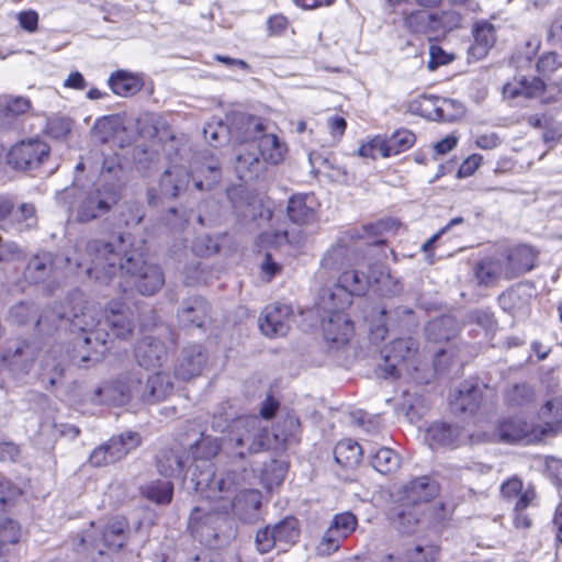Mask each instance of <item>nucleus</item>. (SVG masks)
I'll return each instance as SVG.
<instances>
[{"instance_id":"f257e3e1","label":"nucleus","mask_w":562,"mask_h":562,"mask_svg":"<svg viewBox=\"0 0 562 562\" xmlns=\"http://www.w3.org/2000/svg\"><path fill=\"white\" fill-rule=\"evenodd\" d=\"M77 266L85 268L89 278L105 284L119 272L130 276L143 295L155 294L165 283L161 269L144 261L142 250L134 246L131 234H121L109 241H88Z\"/></svg>"},{"instance_id":"f03ea898","label":"nucleus","mask_w":562,"mask_h":562,"mask_svg":"<svg viewBox=\"0 0 562 562\" xmlns=\"http://www.w3.org/2000/svg\"><path fill=\"white\" fill-rule=\"evenodd\" d=\"M69 322L72 331H79L76 346H90L91 351L82 355L81 361H98L105 353L106 339L112 334L120 339L132 336L135 317L132 308L121 300L110 301L104 308V321L98 317V311L90 305L80 291L70 294L68 306L60 315Z\"/></svg>"},{"instance_id":"7ed1b4c3","label":"nucleus","mask_w":562,"mask_h":562,"mask_svg":"<svg viewBox=\"0 0 562 562\" xmlns=\"http://www.w3.org/2000/svg\"><path fill=\"white\" fill-rule=\"evenodd\" d=\"M247 474L245 468H236L215 476L214 469L205 464L200 474L194 473L192 477L193 490L204 494L218 514L233 513L244 522H254L259 518L262 496L258 490L243 488Z\"/></svg>"},{"instance_id":"20e7f679","label":"nucleus","mask_w":562,"mask_h":562,"mask_svg":"<svg viewBox=\"0 0 562 562\" xmlns=\"http://www.w3.org/2000/svg\"><path fill=\"white\" fill-rule=\"evenodd\" d=\"M392 282V277L381 265L371 267L368 277L357 270H346L333 288L323 290L319 296V308L333 311L336 308V302L338 308H347L352 302L351 297L363 295L370 284L375 285L382 294H394L398 289L396 284L391 285Z\"/></svg>"},{"instance_id":"39448f33","label":"nucleus","mask_w":562,"mask_h":562,"mask_svg":"<svg viewBox=\"0 0 562 562\" xmlns=\"http://www.w3.org/2000/svg\"><path fill=\"white\" fill-rule=\"evenodd\" d=\"M212 427L226 432V441L232 452L238 458L266 450L270 443L267 423L258 416H240L223 427L220 418H214Z\"/></svg>"},{"instance_id":"423d86ee","label":"nucleus","mask_w":562,"mask_h":562,"mask_svg":"<svg viewBox=\"0 0 562 562\" xmlns=\"http://www.w3.org/2000/svg\"><path fill=\"white\" fill-rule=\"evenodd\" d=\"M119 201V194L113 187L102 186L93 190L66 189L58 196V202L76 221L87 223L108 213Z\"/></svg>"},{"instance_id":"0eeeda50","label":"nucleus","mask_w":562,"mask_h":562,"mask_svg":"<svg viewBox=\"0 0 562 562\" xmlns=\"http://www.w3.org/2000/svg\"><path fill=\"white\" fill-rule=\"evenodd\" d=\"M125 527V521L120 518H113L106 525L98 527L90 522L87 529L74 538L72 546L78 551H95L103 555L106 550H119L124 546Z\"/></svg>"},{"instance_id":"6e6552de","label":"nucleus","mask_w":562,"mask_h":562,"mask_svg":"<svg viewBox=\"0 0 562 562\" xmlns=\"http://www.w3.org/2000/svg\"><path fill=\"white\" fill-rule=\"evenodd\" d=\"M245 131L239 136L240 143L257 142L258 149L265 162L278 165L284 159L286 146L273 133H267L266 127L258 117L244 120Z\"/></svg>"},{"instance_id":"1a4fd4ad","label":"nucleus","mask_w":562,"mask_h":562,"mask_svg":"<svg viewBox=\"0 0 562 562\" xmlns=\"http://www.w3.org/2000/svg\"><path fill=\"white\" fill-rule=\"evenodd\" d=\"M143 378L139 372H126L97 390L100 403L125 405L132 401L142 403Z\"/></svg>"},{"instance_id":"9d476101","label":"nucleus","mask_w":562,"mask_h":562,"mask_svg":"<svg viewBox=\"0 0 562 562\" xmlns=\"http://www.w3.org/2000/svg\"><path fill=\"white\" fill-rule=\"evenodd\" d=\"M503 93L510 99L539 98L542 103H551L562 98V80L547 85L537 77H518L504 86Z\"/></svg>"},{"instance_id":"9b49d317","label":"nucleus","mask_w":562,"mask_h":562,"mask_svg":"<svg viewBox=\"0 0 562 562\" xmlns=\"http://www.w3.org/2000/svg\"><path fill=\"white\" fill-rule=\"evenodd\" d=\"M203 501L193 508L189 519V528L192 536L202 544L214 547L218 538V526L224 520L225 514H218L204 494H201Z\"/></svg>"},{"instance_id":"f8f14e48","label":"nucleus","mask_w":562,"mask_h":562,"mask_svg":"<svg viewBox=\"0 0 562 562\" xmlns=\"http://www.w3.org/2000/svg\"><path fill=\"white\" fill-rule=\"evenodd\" d=\"M142 443V436L137 431H124L113 436L104 445L95 448L90 454V463L102 467L117 462L135 450Z\"/></svg>"},{"instance_id":"ddd939ff","label":"nucleus","mask_w":562,"mask_h":562,"mask_svg":"<svg viewBox=\"0 0 562 562\" xmlns=\"http://www.w3.org/2000/svg\"><path fill=\"white\" fill-rule=\"evenodd\" d=\"M49 147L41 139L22 140L9 153V162L16 169L27 170L40 166L48 157Z\"/></svg>"},{"instance_id":"4468645a","label":"nucleus","mask_w":562,"mask_h":562,"mask_svg":"<svg viewBox=\"0 0 562 562\" xmlns=\"http://www.w3.org/2000/svg\"><path fill=\"white\" fill-rule=\"evenodd\" d=\"M417 342L413 338H400L385 346L382 350L386 376L397 378L403 367L414 358Z\"/></svg>"},{"instance_id":"2eb2a0df","label":"nucleus","mask_w":562,"mask_h":562,"mask_svg":"<svg viewBox=\"0 0 562 562\" xmlns=\"http://www.w3.org/2000/svg\"><path fill=\"white\" fill-rule=\"evenodd\" d=\"M207 362L205 348L199 344L183 347L175 366L176 378L188 381L202 374Z\"/></svg>"},{"instance_id":"dca6fc26","label":"nucleus","mask_w":562,"mask_h":562,"mask_svg":"<svg viewBox=\"0 0 562 562\" xmlns=\"http://www.w3.org/2000/svg\"><path fill=\"white\" fill-rule=\"evenodd\" d=\"M292 308L286 304L276 303L267 306L259 317V328L263 335L273 338L285 336L290 329Z\"/></svg>"},{"instance_id":"f3484780","label":"nucleus","mask_w":562,"mask_h":562,"mask_svg":"<svg viewBox=\"0 0 562 562\" xmlns=\"http://www.w3.org/2000/svg\"><path fill=\"white\" fill-rule=\"evenodd\" d=\"M344 311L337 305L333 311H323L328 314V319L323 323L325 339L337 348L348 344L353 334V325Z\"/></svg>"},{"instance_id":"a211bd4d","label":"nucleus","mask_w":562,"mask_h":562,"mask_svg":"<svg viewBox=\"0 0 562 562\" xmlns=\"http://www.w3.org/2000/svg\"><path fill=\"white\" fill-rule=\"evenodd\" d=\"M507 273V280H513L530 271L535 267L536 254L528 246H519L499 251Z\"/></svg>"},{"instance_id":"6ab92c4d","label":"nucleus","mask_w":562,"mask_h":562,"mask_svg":"<svg viewBox=\"0 0 562 562\" xmlns=\"http://www.w3.org/2000/svg\"><path fill=\"white\" fill-rule=\"evenodd\" d=\"M497 434L499 440L506 443L524 442L528 445L539 439V434L533 425L518 417L499 423Z\"/></svg>"},{"instance_id":"aec40b11","label":"nucleus","mask_w":562,"mask_h":562,"mask_svg":"<svg viewBox=\"0 0 562 562\" xmlns=\"http://www.w3.org/2000/svg\"><path fill=\"white\" fill-rule=\"evenodd\" d=\"M135 358L145 369L161 367L167 360V347L156 337L144 336L136 345Z\"/></svg>"},{"instance_id":"412c9836","label":"nucleus","mask_w":562,"mask_h":562,"mask_svg":"<svg viewBox=\"0 0 562 562\" xmlns=\"http://www.w3.org/2000/svg\"><path fill=\"white\" fill-rule=\"evenodd\" d=\"M503 261L499 251L480 259L473 268V273L479 284L491 286L501 279L507 280Z\"/></svg>"},{"instance_id":"4be33fe9","label":"nucleus","mask_w":562,"mask_h":562,"mask_svg":"<svg viewBox=\"0 0 562 562\" xmlns=\"http://www.w3.org/2000/svg\"><path fill=\"white\" fill-rule=\"evenodd\" d=\"M482 401V387L477 384L464 382L451 395L450 407L456 414H473L480 407Z\"/></svg>"},{"instance_id":"5701e85b","label":"nucleus","mask_w":562,"mask_h":562,"mask_svg":"<svg viewBox=\"0 0 562 562\" xmlns=\"http://www.w3.org/2000/svg\"><path fill=\"white\" fill-rule=\"evenodd\" d=\"M210 313L207 302L201 296L186 300L178 312L179 324L183 327H203Z\"/></svg>"},{"instance_id":"b1692460","label":"nucleus","mask_w":562,"mask_h":562,"mask_svg":"<svg viewBox=\"0 0 562 562\" xmlns=\"http://www.w3.org/2000/svg\"><path fill=\"white\" fill-rule=\"evenodd\" d=\"M439 492L438 484L429 476H419L403 487V501L417 507L419 503L429 502Z\"/></svg>"},{"instance_id":"393cba45","label":"nucleus","mask_w":562,"mask_h":562,"mask_svg":"<svg viewBox=\"0 0 562 562\" xmlns=\"http://www.w3.org/2000/svg\"><path fill=\"white\" fill-rule=\"evenodd\" d=\"M189 454L181 448H166L161 450L156 458V465L158 472L167 477H177L181 475Z\"/></svg>"},{"instance_id":"a878e982","label":"nucleus","mask_w":562,"mask_h":562,"mask_svg":"<svg viewBox=\"0 0 562 562\" xmlns=\"http://www.w3.org/2000/svg\"><path fill=\"white\" fill-rule=\"evenodd\" d=\"M234 169L240 180L248 182L265 172L266 162L256 153L240 149L236 155Z\"/></svg>"},{"instance_id":"bb28decb","label":"nucleus","mask_w":562,"mask_h":562,"mask_svg":"<svg viewBox=\"0 0 562 562\" xmlns=\"http://www.w3.org/2000/svg\"><path fill=\"white\" fill-rule=\"evenodd\" d=\"M173 391V383L169 374L158 372L143 382L142 403L154 404L167 398Z\"/></svg>"},{"instance_id":"cd10ccee","label":"nucleus","mask_w":562,"mask_h":562,"mask_svg":"<svg viewBox=\"0 0 562 562\" xmlns=\"http://www.w3.org/2000/svg\"><path fill=\"white\" fill-rule=\"evenodd\" d=\"M474 43L469 48L470 55L476 59H482L494 46L496 42L495 26L486 21H477L472 29Z\"/></svg>"},{"instance_id":"c85d7f7f","label":"nucleus","mask_w":562,"mask_h":562,"mask_svg":"<svg viewBox=\"0 0 562 562\" xmlns=\"http://www.w3.org/2000/svg\"><path fill=\"white\" fill-rule=\"evenodd\" d=\"M221 449L218 440L211 436L202 435L201 438L191 447L192 458L196 461L193 469L191 470V476L189 480L190 486L193 490L192 477L194 473L196 475L200 474V471L203 469L205 464H209L213 468L211 463L207 461L215 457Z\"/></svg>"},{"instance_id":"c756f323","label":"nucleus","mask_w":562,"mask_h":562,"mask_svg":"<svg viewBox=\"0 0 562 562\" xmlns=\"http://www.w3.org/2000/svg\"><path fill=\"white\" fill-rule=\"evenodd\" d=\"M108 83L114 94L119 97H133L144 87V80L138 74L127 70H116L111 74Z\"/></svg>"},{"instance_id":"7c9ffc66","label":"nucleus","mask_w":562,"mask_h":562,"mask_svg":"<svg viewBox=\"0 0 562 562\" xmlns=\"http://www.w3.org/2000/svg\"><path fill=\"white\" fill-rule=\"evenodd\" d=\"M34 349L24 341L16 342L1 355V361L15 372H27L34 360Z\"/></svg>"},{"instance_id":"2f4dec72","label":"nucleus","mask_w":562,"mask_h":562,"mask_svg":"<svg viewBox=\"0 0 562 562\" xmlns=\"http://www.w3.org/2000/svg\"><path fill=\"white\" fill-rule=\"evenodd\" d=\"M356 247L338 244L329 249L322 259V266L328 270H339L358 265L360 257Z\"/></svg>"},{"instance_id":"473e14b6","label":"nucleus","mask_w":562,"mask_h":562,"mask_svg":"<svg viewBox=\"0 0 562 562\" xmlns=\"http://www.w3.org/2000/svg\"><path fill=\"white\" fill-rule=\"evenodd\" d=\"M290 220L299 225L311 223L315 217V199L313 195H294L288 203Z\"/></svg>"},{"instance_id":"72a5a7b5","label":"nucleus","mask_w":562,"mask_h":562,"mask_svg":"<svg viewBox=\"0 0 562 562\" xmlns=\"http://www.w3.org/2000/svg\"><path fill=\"white\" fill-rule=\"evenodd\" d=\"M461 435V429L458 426L435 423L428 427L425 440L431 448L436 446L453 447L459 442Z\"/></svg>"},{"instance_id":"f704fd0d","label":"nucleus","mask_w":562,"mask_h":562,"mask_svg":"<svg viewBox=\"0 0 562 562\" xmlns=\"http://www.w3.org/2000/svg\"><path fill=\"white\" fill-rule=\"evenodd\" d=\"M189 182L188 172L181 167L167 169L159 180V193L165 198H177Z\"/></svg>"},{"instance_id":"c9c22d12","label":"nucleus","mask_w":562,"mask_h":562,"mask_svg":"<svg viewBox=\"0 0 562 562\" xmlns=\"http://www.w3.org/2000/svg\"><path fill=\"white\" fill-rule=\"evenodd\" d=\"M222 171L220 162L213 156L205 158V161L193 168L194 186L198 190H209L220 182Z\"/></svg>"},{"instance_id":"e433bc0d","label":"nucleus","mask_w":562,"mask_h":562,"mask_svg":"<svg viewBox=\"0 0 562 562\" xmlns=\"http://www.w3.org/2000/svg\"><path fill=\"white\" fill-rule=\"evenodd\" d=\"M401 456L391 448L381 447L370 453L371 467L381 474L390 475L401 467Z\"/></svg>"},{"instance_id":"4c0bfd02","label":"nucleus","mask_w":562,"mask_h":562,"mask_svg":"<svg viewBox=\"0 0 562 562\" xmlns=\"http://www.w3.org/2000/svg\"><path fill=\"white\" fill-rule=\"evenodd\" d=\"M420 520V513L418 507L415 505L407 506L402 504L396 509V513L392 517V524L395 529L402 533L409 535L416 530Z\"/></svg>"},{"instance_id":"58836bf2","label":"nucleus","mask_w":562,"mask_h":562,"mask_svg":"<svg viewBox=\"0 0 562 562\" xmlns=\"http://www.w3.org/2000/svg\"><path fill=\"white\" fill-rule=\"evenodd\" d=\"M53 270L50 254L36 255L30 259L24 270V278L29 282L38 283L44 281Z\"/></svg>"},{"instance_id":"ea45409f","label":"nucleus","mask_w":562,"mask_h":562,"mask_svg":"<svg viewBox=\"0 0 562 562\" xmlns=\"http://www.w3.org/2000/svg\"><path fill=\"white\" fill-rule=\"evenodd\" d=\"M362 454L363 449L361 446L351 439L340 440L334 449L336 462L344 467L357 465Z\"/></svg>"},{"instance_id":"a19ab883","label":"nucleus","mask_w":562,"mask_h":562,"mask_svg":"<svg viewBox=\"0 0 562 562\" xmlns=\"http://www.w3.org/2000/svg\"><path fill=\"white\" fill-rule=\"evenodd\" d=\"M415 139L414 133L408 130L396 131L391 137L383 138L384 158L407 150L414 145Z\"/></svg>"},{"instance_id":"79ce46f5","label":"nucleus","mask_w":562,"mask_h":562,"mask_svg":"<svg viewBox=\"0 0 562 562\" xmlns=\"http://www.w3.org/2000/svg\"><path fill=\"white\" fill-rule=\"evenodd\" d=\"M404 26L412 33L426 34L434 32L432 13L423 10H413L404 15Z\"/></svg>"},{"instance_id":"37998d69","label":"nucleus","mask_w":562,"mask_h":562,"mask_svg":"<svg viewBox=\"0 0 562 562\" xmlns=\"http://www.w3.org/2000/svg\"><path fill=\"white\" fill-rule=\"evenodd\" d=\"M438 550L432 546H417L402 555H387L383 562H434Z\"/></svg>"},{"instance_id":"c03bdc74","label":"nucleus","mask_w":562,"mask_h":562,"mask_svg":"<svg viewBox=\"0 0 562 562\" xmlns=\"http://www.w3.org/2000/svg\"><path fill=\"white\" fill-rule=\"evenodd\" d=\"M279 546H289L297 541L300 536L299 522L293 517H286L273 526Z\"/></svg>"},{"instance_id":"a18cd8bd","label":"nucleus","mask_w":562,"mask_h":562,"mask_svg":"<svg viewBox=\"0 0 562 562\" xmlns=\"http://www.w3.org/2000/svg\"><path fill=\"white\" fill-rule=\"evenodd\" d=\"M18 232L31 231L37 226L36 209L32 203H22L13 215Z\"/></svg>"},{"instance_id":"49530a36","label":"nucleus","mask_w":562,"mask_h":562,"mask_svg":"<svg viewBox=\"0 0 562 562\" xmlns=\"http://www.w3.org/2000/svg\"><path fill=\"white\" fill-rule=\"evenodd\" d=\"M358 520L349 512L337 514L330 521L329 529L342 541L348 538L357 528Z\"/></svg>"},{"instance_id":"de8ad7c7","label":"nucleus","mask_w":562,"mask_h":562,"mask_svg":"<svg viewBox=\"0 0 562 562\" xmlns=\"http://www.w3.org/2000/svg\"><path fill=\"white\" fill-rule=\"evenodd\" d=\"M426 331L432 340H448L456 333L454 321L448 316L431 321L427 325Z\"/></svg>"},{"instance_id":"09e8293b","label":"nucleus","mask_w":562,"mask_h":562,"mask_svg":"<svg viewBox=\"0 0 562 562\" xmlns=\"http://www.w3.org/2000/svg\"><path fill=\"white\" fill-rule=\"evenodd\" d=\"M143 493L157 504H168L172 498L173 485L168 481H156L144 487Z\"/></svg>"},{"instance_id":"8fccbe9b","label":"nucleus","mask_w":562,"mask_h":562,"mask_svg":"<svg viewBox=\"0 0 562 562\" xmlns=\"http://www.w3.org/2000/svg\"><path fill=\"white\" fill-rule=\"evenodd\" d=\"M120 128V122L114 116H103L94 123L92 135L100 143L110 142Z\"/></svg>"},{"instance_id":"3c124183","label":"nucleus","mask_w":562,"mask_h":562,"mask_svg":"<svg viewBox=\"0 0 562 562\" xmlns=\"http://www.w3.org/2000/svg\"><path fill=\"white\" fill-rule=\"evenodd\" d=\"M434 32H450L461 27L462 15L454 11L448 10L440 13H432Z\"/></svg>"},{"instance_id":"603ef678","label":"nucleus","mask_w":562,"mask_h":562,"mask_svg":"<svg viewBox=\"0 0 562 562\" xmlns=\"http://www.w3.org/2000/svg\"><path fill=\"white\" fill-rule=\"evenodd\" d=\"M7 115L18 116L30 111L32 103L24 97L7 95L2 101Z\"/></svg>"},{"instance_id":"864d4df0","label":"nucleus","mask_w":562,"mask_h":562,"mask_svg":"<svg viewBox=\"0 0 562 562\" xmlns=\"http://www.w3.org/2000/svg\"><path fill=\"white\" fill-rule=\"evenodd\" d=\"M19 539L20 527L15 521L5 519L0 522V544H3V548L9 551V547L16 543Z\"/></svg>"},{"instance_id":"5fc2aeb1","label":"nucleus","mask_w":562,"mask_h":562,"mask_svg":"<svg viewBox=\"0 0 562 562\" xmlns=\"http://www.w3.org/2000/svg\"><path fill=\"white\" fill-rule=\"evenodd\" d=\"M540 415L548 419L549 424L562 423V396L548 401L540 411Z\"/></svg>"},{"instance_id":"6e6d98bb","label":"nucleus","mask_w":562,"mask_h":562,"mask_svg":"<svg viewBox=\"0 0 562 562\" xmlns=\"http://www.w3.org/2000/svg\"><path fill=\"white\" fill-rule=\"evenodd\" d=\"M341 539L338 538L329 528L325 531L316 547V553L321 557H328L340 548Z\"/></svg>"},{"instance_id":"4d7b16f0","label":"nucleus","mask_w":562,"mask_h":562,"mask_svg":"<svg viewBox=\"0 0 562 562\" xmlns=\"http://www.w3.org/2000/svg\"><path fill=\"white\" fill-rule=\"evenodd\" d=\"M24 256V251L16 243L4 240L0 236V262H14L23 259Z\"/></svg>"},{"instance_id":"13d9d810","label":"nucleus","mask_w":562,"mask_h":562,"mask_svg":"<svg viewBox=\"0 0 562 562\" xmlns=\"http://www.w3.org/2000/svg\"><path fill=\"white\" fill-rule=\"evenodd\" d=\"M533 400V390L527 384H516L507 393L512 405H524Z\"/></svg>"},{"instance_id":"bf43d9fd","label":"nucleus","mask_w":562,"mask_h":562,"mask_svg":"<svg viewBox=\"0 0 562 562\" xmlns=\"http://www.w3.org/2000/svg\"><path fill=\"white\" fill-rule=\"evenodd\" d=\"M273 527H266L258 530L256 535V547L260 553H267L278 544Z\"/></svg>"},{"instance_id":"052dcab7","label":"nucleus","mask_w":562,"mask_h":562,"mask_svg":"<svg viewBox=\"0 0 562 562\" xmlns=\"http://www.w3.org/2000/svg\"><path fill=\"white\" fill-rule=\"evenodd\" d=\"M454 59V56L446 53L440 46L431 45L429 47V60L427 67L429 70H435L439 66L447 65Z\"/></svg>"},{"instance_id":"680f3d73","label":"nucleus","mask_w":562,"mask_h":562,"mask_svg":"<svg viewBox=\"0 0 562 562\" xmlns=\"http://www.w3.org/2000/svg\"><path fill=\"white\" fill-rule=\"evenodd\" d=\"M21 491L9 481H0V510H5L8 506L20 496Z\"/></svg>"},{"instance_id":"e2e57ef3","label":"nucleus","mask_w":562,"mask_h":562,"mask_svg":"<svg viewBox=\"0 0 562 562\" xmlns=\"http://www.w3.org/2000/svg\"><path fill=\"white\" fill-rule=\"evenodd\" d=\"M562 66V56L555 52H549L537 61V70L541 74H550Z\"/></svg>"},{"instance_id":"0e129e2a","label":"nucleus","mask_w":562,"mask_h":562,"mask_svg":"<svg viewBox=\"0 0 562 562\" xmlns=\"http://www.w3.org/2000/svg\"><path fill=\"white\" fill-rule=\"evenodd\" d=\"M261 245L280 246L285 243L297 244L299 241L292 240L288 231L282 232H265L259 236Z\"/></svg>"},{"instance_id":"69168bd1","label":"nucleus","mask_w":562,"mask_h":562,"mask_svg":"<svg viewBox=\"0 0 562 562\" xmlns=\"http://www.w3.org/2000/svg\"><path fill=\"white\" fill-rule=\"evenodd\" d=\"M383 138L374 137L368 144L362 145L359 148V155L367 158L376 159L378 156L384 157Z\"/></svg>"},{"instance_id":"338daca9","label":"nucleus","mask_w":562,"mask_h":562,"mask_svg":"<svg viewBox=\"0 0 562 562\" xmlns=\"http://www.w3.org/2000/svg\"><path fill=\"white\" fill-rule=\"evenodd\" d=\"M524 490L522 482L518 477H510L501 486L502 495L508 501L517 499Z\"/></svg>"},{"instance_id":"774afa93","label":"nucleus","mask_w":562,"mask_h":562,"mask_svg":"<svg viewBox=\"0 0 562 562\" xmlns=\"http://www.w3.org/2000/svg\"><path fill=\"white\" fill-rule=\"evenodd\" d=\"M548 40L555 45H562V12L557 13L551 21Z\"/></svg>"}]
</instances>
